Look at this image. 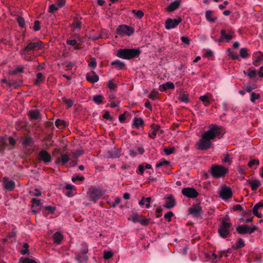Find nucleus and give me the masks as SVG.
<instances>
[{
    "label": "nucleus",
    "instance_id": "obj_1",
    "mask_svg": "<svg viewBox=\"0 0 263 263\" xmlns=\"http://www.w3.org/2000/svg\"><path fill=\"white\" fill-rule=\"evenodd\" d=\"M222 133V128L216 125H212L209 129L203 133L201 138L198 141L197 145L200 150H206L212 146L211 140L220 136Z\"/></svg>",
    "mask_w": 263,
    "mask_h": 263
},
{
    "label": "nucleus",
    "instance_id": "obj_2",
    "mask_svg": "<svg viewBox=\"0 0 263 263\" xmlns=\"http://www.w3.org/2000/svg\"><path fill=\"white\" fill-rule=\"evenodd\" d=\"M140 52L138 49H121L117 51L116 55L121 59L129 60L138 57Z\"/></svg>",
    "mask_w": 263,
    "mask_h": 263
},
{
    "label": "nucleus",
    "instance_id": "obj_3",
    "mask_svg": "<svg viewBox=\"0 0 263 263\" xmlns=\"http://www.w3.org/2000/svg\"><path fill=\"white\" fill-rule=\"evenodd\" d=\"M228 172V169L220 164H213L210 170V173L213 178H220L226 176Z\"/></svg>",
    "mask_w": 263,
    "mask_h": 263
},
{
    "label": "nucleus",
    "instance_id": "obj_4",
    "mask_svg": "<svg viewBox=\"0 0 263 263\" xmlns=\"http://www.w3.org/2000/svg\"><path fill=\"white\" fill-rule=\"evenodd\" d=\"M104 194L105 192L100 189L91 187L87 192V196L90 200L96 202Z\"/></svg>",
    "mask_w": 263,
    "mask_h": 263
},
{
    "label": "nucleus",
    "instance_id": "obj_5",
    "mask_svg": "<svg viewBox=\"0 0 263 263\" xmlns=\"http://www.w3.org/2000/svg\"><path fill=\"white\" fill-rule=\"evenodd\" d=\"M44 43L39 39H35L29 41L24 47L25 50L34 51L42 49L44 47Z\"/></svg>",
    "mask_w": 263,
    "mask_h": 263
},
{
    "label": "nucleus",
    "instance_id": "obj_6",
    "mask_svg": "<svg viewBox=\"0 0 263 263\" xmlns=\"http://www.w3.org/2000/svg\"><path fill=\"white\" fill-rule=\"evenodd\" d=\"M231 226V223L229 221L224 219L221 224L219 226L218 233L220 237L225 238L228 237L230 235V228Z\"/></svg>",
    "mask_w": 263,
    "mask_h": 263
},
{
    "label": "nucleus",
    "instance_id": "obj_7",
    "mask_svg": "<svg viewBox=\"0 0 263 263\" xmlns=\"http://www.w3.org/2000/svg\"><path fill=\"white\" fill-rule=\"evenodd\" d=\"M258 228L255 225H252V227L246 224H242L236 228L237 232L240 234H252L258 230Z\"/></svg>",
    "mask_w": 263,
    "mask_h": 263
},
{
    "label": "nucleus",
    "instance_id": "obj_8",
    "mask_svg": "<svg viewBox=\"0 0 263 263\" xmlns=\"http://www.w3.org/2000/svg\"><path fill=\"white\" fill-rule=\"evenodd\" d=\"M233 192L231 189L226 184L221 186V189L219 192V196L223 200H227L232 197Z\"/></svg>",
    "mask_w": 263,
    "mask_h": 263
},
{
    "label": "nucleus",
    "instance_id": "obj_9",
    "mask_svg": "<svg viewBox=\"0 0 263 263\" xmlns=\"http://www.w3.org/2000/svg\"><path fill=\"white\" fill-rule=\"evenodd\" d=\"M134 32V29L126 25H121L117 28V33L120 36H130Z\"/></svg>",
    "mask_w": 263,
    "mask_h": 263
},
{
    "label": "nucleus",
    "instance_id": "obj_10",
    "mask_svg": "<svg viewBox=\"0 0 263 263\" xmlns=\"http://www.w3.org/2000/svg\"><path fill=\"white\" fill-rule=\"evenodd\" d=\"M182 22L181 17H178L175 19L168 18L165 22V28L167 30H170L175 28Z\"/></svg>",
    "mask_w": 263,
    "mask_h": 263
},
{
    "label": "nucleus",
    "instance_id": "obj_11",
    "mask_svg": "<svg viewBox=\"0 0 263 263\" xmlns=\"http://www.w3.org/2000/svg\"><path fill=\"white\" fill-rule=\"evenodd\" d=\"M2 184L4 189L9 192L13 191L15 186L14 181L7 177H5L3 178Z\"/></svg>",
    "mask_w": 263,
    "mask_h": 263
},
{
    "label": "nucleus",
    "instance_id": "obj_12",
    "mask_svg": "<svg viewBox=\"0 0 263 263\" xmlns=\"http://www.w3.org/2000/svg\"><path fill=\"white\" fill-rule=\"evenodd\" d=\"M182 194L189 198H195L198 195V192L193 187H184L181 191Z\"/></svg>",
    "mask_w": 263,
    "mask_h": 263
},
{
    "label": "nucleus",
    "instance_id": "obj_13",
    "mask_svg": "<svg viewBox=\"0 0 263 263\" xmlns=\"http://www.w3.org/2000/svg\"><path fill=\"white\" fill-rule=\"evenodd\" d=\"M189 213L195 217H199L203 214L202 208L199 204L193 205L190 207L189 209Z\"/></svg>",
    "mask_w": 263,
    "mask_h": 263
},
{
    "label": "nucleus",
    "instance_id": "obj_14",
    "mask_svg": "<svg viewBox=\"0 0 263 263\" xmlns=\"http://www.w3.org/2000/svg\"><path fill=\"white\" fill-rule=\"evenodd\" d=\"M38 159L40 161H43L47 164L51 162L50 155L45 150H42L39 152Z\"/></svg>",
    "mask_w": 263,
    "mask_h": 263
},
{
    "label": "nucleus",
    "instance_id": "obj_15",
    "mask_svg": "<svg viewBox=\"0 0 263 263\" xmlns=\"http://www.w3.org/2000/svg\"><path fill=\"white\" fill-rule=\"evenodd\" d=\"M128 220H130L135 223L138 222L143 226L147 225L149 222L147 218L137 214H134L131 218H128Z\"/></svg>",
    "mask_w": 263,
    "mask_h": 263
},
{
    "label": "nucleus",
    "instance_id": "obj_16",
    "mask_svg": "<svg viewBox=\"0 0 263 263\" xmlns=\"http://www.w3.org/2000/svg\"><path fill=\"white\" fill-rule=\"evenodd\" d=\"M71 160H72V158L70 153L62 154L60 157L56 159L55 163L59 165H65L67 162Z\"/></svg>",
    "mask_w": 263,
    "mask_h": 263
},
{
    "label": "nucleus",
    "instance_id": "obj_17",
    "mask_svg": "<svg viewBox=\"0 0 263 263\" xmlns=\"http://www.w3.org/2000/svg\"><path fill=\"white\" fill-rule=\"evenodd\" d=\"M163 130L160 129L158 125H154L151 127L149 136L152 138L155 139L157 135L162 134Z\"/></svg>",
    "mask_w": 263,
    "mask_h": 263
},
{
    "label": "nucleus",
    "instance_id": "obj_18",
    "mask_svg": "<svg viewBox=\"0 0 263 263\" xmlns=\"http://www.w3.org/2000/svg\"><path fill=\"white\" fill-rule=\"evenodd\" d=\"M28 115L31 119L40 120L41 119V115L39 109L30 110L28 112Z\"/></svg>",
    "mask_w": 263,
    "mask_h": 263
},
{
    "label": "nucleus",
    "instance_id": "obj_19",
    "mask_svg": "<svg viewBox=\"0 0 263 263\" xmlns=\"http://www.w3.org/2000/svg\"><path fill=\"white\" fill-rule=\"evenodd\" d=\"M176 204V201L175 199L172 196H170L165 198V203L163 205L167 209H172L175 206Z\"/></svg>",
    "mask_w": 263,
    "mask_h": 263
},
{
    "label": "nucleus",
    "instance_id": "obj_20",
    "mask_svg": "<svg viewBox=\"0 0 263 263\" xmlns=\"http://www.w3.org/2000/svg\"><path fill=\"white\" fill-rule=\"evenodd\" d=\"M221 37L222 39H225L227 42L234 37V33L232 31H230L228 34L226 33V31L223 29L220 31Z\"/></svg>",
    "mask_w": 263,
    "mask_h": 263
},
{
    "label": "nucleus",
    "instance_id": "obj_21",
    "mask_svg": "<svg viewBox=\"0 0 263 263\" xmlns=\"http://www.w3.org/2000/svg\"><path fill=\"white\" fill-rule=\"evenodd\" d=\"M15 143V140L10 137L8 138H0V145H7L8 144L11 145H14Z\"/></svg>",
    "mask_w": 263,
    "mask_h": 263
},
{
    "label": "nucleus",
    "instance_id": "obj_22",
    "mask_svg": "<svg viewBox=\"0 0 263 263\" xmlns=\"http://www.w3.org/2000/svg\"><path fill=\"white\" fill-rule=\"evenodd\" d=\"M86 79L88 82H90L91 83H95L99 81V77L94 71H92L91 73H87Z\"/></svg>",
    "mask_w": 263,
    "mask_h": 263
},
{
    "label": "nucleus",
    "instance_id": "obj_23",
    "mask_svg": "<svg viewBox=\"0 0 263 263\" xmlns=\"http://www.w3.org/2000/svg\"><path fill=\"white\" fill-rule=\"evenodd\" d=\"M75 258L77 261L80 263H84L88 260V257L86 255L81 254L80 252H76Z\"/></svg>",
    "mask_w": 263,
    "mask_h": 263
},
{
    "label": "nucleus",
    "instance_id": "obj_24",
    "mask_svg": "<svg viewBox=\"0 0 263 263\" xmlns=\"http://www.w3.org/2000/svg\"><path fill=\"white\" fill-rule=\"evenodd\" d=\"M20 53L22 57V58L23 60L26 61H31L32 58L29 55V51L28 50H25V48L22 49L20 51Z\"/></svg>",
    "mask_w": 263,
    "mask_h": 263
},
{
    "label": "nucleus",
    "instance_id": "obj_25",
    "mask_svg": "<svg viewBox=\"0 0 263 263\" xmlns=\"http://www.w3.org/2000/svg\"><path fill=\"white\" fill-rule=\"evenodd\" d=\"M111 65L114 66L117 70H122L125 68V63L119 60L112 61Z\"/></svg>",
    "mask_w": 263,
    "mask_h": 263
},
{
    "label": "nucleus",
    "instance_id": "obj_26",
    "mask_svg": "<svg viewBox=\"0 0 263 263\" xmlns=\"http://www.w3.org/2000/svg\"><path fill=\"white\" fill-rule=\"evenodd\" d=\"M247 183L251 187V189L253 191H256L260 185V182L258 180H248Z\"/></svg>",
    "mask_w": 263,
    "mask_h": 263
},
{
    "label": "nucleus",
    "instance_id": "obj_27",
    "mask_svg": "<svg viewBox=\"0 0 263 263\" xmlns=\"http://www.w3.org/2000/svg\"><path fill=\"white\" fill-rule=\"evenodd\" d=\"M180 4V1H173L166 8V10L169 12L173 11L179 7Z\"/></svg>",
    "mask_w": 263,
    "mask_h": 263
},
{
    "label": "nucleus",
    "instance_id": "obj_28",
    "mask_svg": "<svg viewBox=\"0 0 263 263\" xmlns=\"http://www.w3.org/2000/svg\"><path fill=\"white\" fill-rule=\"evenodd\" d=\"M53 239L54 243L60 245L63 239V236L60 232H57L53 235Z\"/></svg>",
    "mask_w": 263,
    "mask_h": 263
},
{
    "label": "nucleus",
    "instance_id": "obj_29",
    "mask_svg": "<svg viewBox=\"0 0 263 263\" xmlns=\"http://www.w3.org/2000/svg\"><path fill=\"white\" fill-rule=\"evenodd\" d=\"M151 201V198L148 197L145 198L143 197L140 201L139 202V204L140 205H145V207L148 209L150 207V202Z\"/></svg>",
    "mask_w": 263,
    "mask_h": 263
},
{
    "label": "nucleus",
    "instance_id": "obj_30",
    "mask_svg": "<svg viewBox=\"0 0 263 263\" xmlns=\"http://www.w3.org/2000/svg\"><path fill=\"white\" fill-rule=\"evenodd\" d=\"M263 207V203L261 202H258L256 203L253 207L252 210V212L258 218H260L261 217V215L258 212V210L259 208Z\"/></svg>",
    "mask_w": 263,
    "mask_h": 263
},
{
    "label": "nucleus",
    "instance_id": "obj_31",
    "mask_svg": "<svg viewBox=\"0 0 263 263\" xmlns=\"http://www.w3.org/2000/svg\"><path fill=\"white\" fill-rule=\"evenodd\" d=\"M243 73L245 74V76H247L250 78H252L256 76L257 73V71L254 68L251 67L249 68L247 71H243Z\"/></svg>",
    "mask_w": 263,
    "mask_h": 263
},
{
    "label": "nucleus",
    "instance_id": "obj_32",
    "mask_svg": "<svg viewBox=\"0 0 263 263\" xmlns=\"http://www.w3.org/2000/svg\"><path fill=\"white\" fill-rule=\"evenodd\" d=\"M33 143V140L32 138L27 137L24 138L22 140V144L24 146H29L32 145Z\"/></svg>",
    "mask_w": 263,
    "mask_h": 263
},
{
    "label": "nucleus",
    "instance_id": "obj_33",
    "mask_svg": "<svg viewBox=\"0 0 263 263\" xmlns=\"http://www.w3.org/2000/svg\"><path fill=\"white\" fill-rule=\"evenodd\" d=\"M144 124L143 120L141 118H135L133 120V125L137 128Z\"/></svg>",
    "mask_w": 263,
    "mask_h": 263
},
{
    "label": "nucleus",
    "instance_id": "obj_34",
    "mask_svg": "<svg viewBox=\"0 0 263 263\" xmlns=\"http://www.w3.org/2000/svg\"><path fill=\"white\" fill-rule=\"evenodd\" d=\"M205 17L207 21L212 23H215L216 20V18L212 17V12L211 10H207L205 12Z\"/></svg>",
    "mask_w": 263,
    "mask_h": 263
},
{
    "label": "nucleus",
    "instance_id": "obj_35",
    "mask_svg": "<svg viewBox=\"0 0 263 263\" xmlns=\"http://www.w3.org/2000/svg\"><path fill=\"white\" fill-rule=\"evenodd\" d=\"M70 154L72 159L77 158L78 157L82 156L83 153L82 150H77L75 151H72Z\"/></svg>",
    "mask_w": 263,
    "mask_h": 263
},
{
    "label": "nucleus",
    "instance_id": "obj_36",
    "mask_svg": "<svg viewBox=\"0 0 263 263\" xmlns=\"http://www.w3.org/2000/svg\"><path fill=\"white\" fill-rule=\"evenodd\" d=\"M162 87L163 88V90H166L168 89H174L175 88V85L173 83L167 82L165 84H163L162 85Z\"/></svg>",
    "mask_w": 263,
    "mask_h": 263
},
{
    "label": "nucleus",
    "instance_id": "obj_37",
    "mask_svg": "<svg viewBox=\"0 0 263 263\" xmlns=\"http://www.w3.org/2000/svg\"><path fill=\"white\" fill-rule=\"evenodd\" d=\"M103 99V97L101 95H98L95 96L93 98V101L97 104H100L102 103V101Z\"/></svg>",
    "mask_w": 263,
    "mask_h": 263
},
{
    "label": "nucleus",
    "instance_id": "obj_38",
    "mask_svg": "<svg viewBox=\"0 0 263 263\" xmlns=\"http://www.w3.org/2000/svg\"><path fill=\"white\" fill-rule=\"evenodd\" d=\"M24 67L23 65H19L13 71L10 72V73L15 75L19 72H23L24 71Z\"/></svg>",
    "mask_w": 263,
    "mask_h": 263
},
{
    "label": "nucleus",
    "instance_id": "obj_39",
    "mask_svg": "<svg viewBox=\"0 0 263 263\" xmlns=\"http://www.w3.org/2000/svg\"><path fill=\"white\" fill-rule=\"evenodd\" d=\"M22 84L21 82H16V81H13L10 82H8V85L10 87L16 88L21 86Z\"/></svg>",
    "mask_w": 263,
    "mask_h": 263
},
{
    "label": "nucleus",
    "instance_id": "obj_40",
    "mask_svg": "<svg viewBox=\"0 0 263 263\" xmlns=\"http://www.w3.org/2000/svg\"><path fill=\"white\" fill-rule=\"evenodd\" d=\"M222 162L225 163H228V164L230 165L232 163V160L230 158V156L227 154L223 156Z\"/></svg>",
    "mask_w": 263,
    "mask_h": 263
},
{
    "label": "nucleus",
    "instance_id": "obj_41",
    "mask_svg": "<svg viewBox=\"0 0 263 263\" xmlns=\"http://www.w3.org/2000/svg\"><path fill=\"white\" fill-rule=\"evenodd\" d=\"M260 97V96L259 93H256L254 92H252L251 93V97H250V101L254 103L255 101L258 99H259Z\"/></svg>",
    "mask_w": 263,
    "mask_h": 263
},
{
    "label": "nucleus",
    "instance_id": "obj_42",
    "mask_svg": "<svg viewBox=\"0 0 263 263\" xmlns=\"http://www.w3.org/2000/svg\"><path fill=\"white\" fill-rule=\"evenodd\" d=\"M245 246V242L241 238H239L236 242L234 247L236 249H239Z\"/></svg>",
    "mask_w": 263,
    "mask_h": 263
},
{
    "label": "nucleus",
    "instance_id": "obj_43",
    "mask_svg": "<svg viewBox=\"0 0 263 263\" xmlns=\"http://www.w3.org/2000/svg\"><path fill=\"white\" fill-rule=\"evenodd\" d=\"M16 21L21 28H24L25 27V21L23 17L18 16L16 18Z\"/></svg>",
    "mask_w": 263,
    "mask_h": 263
},
{
    "label": "nucleus",
    "instance_id": "obj_44",
    "mask_svg": "<svg viewBox=\"0 0 263 263\" xmlns=\"http://www.w3.org/2000/svg\"><path fill=\"white\" fill-rule=\"evenodd\" d=\"M82 248L78 250L77 252H80L81 254L86 255L88 252V248L86 244L82 243L81 245Z\"/></svg>",
    "mask_w": 263,
    "mask_h": 263
},
{
    "label": "nucleus",
    "instance_id": "obj_45",
    "mask_svg": "<svg viewBox=\"0 0 263 263\" xmlns=\"http://www.w3.org/2000/svg\"><path fill=\"white\" fill-rule=\"evenodd\" d=\"M43 81V74L41 72H39L36 74V80L35 82V85H39L41 82Z\"/></svg>",
    "mask_w": 263,
    "mask_h": 263
},
{
    "label": "nucleus",
    "instance_id": "obj_46",
    "mask_svg": "<svg viewBox=\"0 0 263 263\" xmlns=\"http://www.w3.org/2000/svg\"><path fill=\"white\" fill-rule=\"evenodd\" d=\"M200 100L203 102L205 106H208L210 104L209 98L205 95L200 96Z\"/></svg>",
    "mask_w": 263,
    "mask_h": 263
},
{
    "label": "nucleus",
    "instance_id": "obj_47",
    "mask_svg": "<svg viewBox=\"0 0 263 263\" xmlns=\"http://www.w3.org/2000/svg\"><path fill=\"white\" fill-rule=\"evenodd\" d=\"M132 13L135 14V16L138 18H141L143 15L144 13L141 10L136 11L135 10H132Z\"/></svg>",
    "mask_w": 263,
    "mask_h": 263
},
{
    "label": "nucleus",
    "instance_id": "obj_48",
    "mask_svg": "<svg viewBox=\"0 0 263 263\" xmlns=\"http://www.w3.org/2000/svg\"><path fill=\"white\" fill-rule=\"evenodd\" d=\"M30 194L32 196L39 197L41 195L42 192L39 189H35L33 191H30Z\"/></svg>",
    "mask_w": 263,
    "mask_h": 263
},
{
    "label": "nucleus",
    "instance_id": "obj_49",
    "mask_svg": "<svg viewBox=\"0 0 263 263\" xmlns=\"http://www.w3.org/2000/svg\"><path fill=\"white\" fill-rule=\"evenodd\" d=\"M240 56L242 58H246L248 57V51L246 48H242L240 49Z\"/></svg>",
    "mask_w": 263,
    "mask_h": 263
},
{
    "label": "nucleus",
    "instance_id": "obj_50",
    "mask_svg": "<svg viewBox=\"0 0 263 263\" xmlns=\"http://www.w3.org/2000/svg\"><path fill=\"white\" fill-rule=\"evenodd\" d=\"M158 94V91L156 90H152L150 93L148 95V97L149 98L155 100L157 99V96Z\"/></svg>",
    "mask_w": 263,
    "mask_h": 263
},
{
    "label": "nucleus",
    "instance_id": "obj_51",
    "mask_svg": "<svg viewBox=\"0 0 263 263\" xmlns=\"http://www.w3.org/2000/svg\"><path fill=\"white\" fill-rule=\"evenodd\" d=\"M113 256V253L111 251H104V258L105 259H108L111 258Z\"/></svg>",
    "mask_w": 263,
    "mask_h": 263
},
{
    "label": "nucleus",
    "instance_id": "obj_52",
    "mask_svg": "<svg viewBox=\"0 0 263 263\" xmlns=\"http://www.w3.org/2000/svg\"><path fill=\"white\" fill-rule=\"evenodd\" d=\"M168 164H169V162L166 160H161L156 163V167L158 168L163 165H167Z\"/></svg>",
    "mask_w": 263,
    "mask_h": 263
},
{
    "label": "nucleus",
    "instance_id": "obj_53",
    "mask_svg": "<svg viewBox=\"0 0 263 263\" xmlns=\"http://www.w3.org/2000/svg\"><path fill=\"white\" fill-rule=\"evenodd\" d=\"M259 164V161L257 159H253L248 163V166L252 167L254 165H258Z\"/></svg>",
    "mask_w": 263,
    "mask_h": 263
},
{
    "label": "nucleus",
    "instance_id": "obj_54",
    "mask_svg": "<svg viewBox=\"0 0 263 263\" xmlns=\"http://www.w3.org/2000/svg\"><path fill=\"white\" fill-rule=\"evenodd\" d=\"M55 125L57 127H59L60 126H66V123L64 120L57 119L55 122Z\"/></svg>",
    "mask_w": 263,
    "mask_h": 263
},
{
    "label": "nucleus",
    "instance_id": "obj_55",
    "mask_svg": "<svg viewBox=\"0 0 263 263\" xmlns=\"http://www.w3.org/2000/svg\"><path fill=\"white\" fill-rule=\"evenodd\" d=\"M179 100L181 102L187 103L189 102L188 97L185 95H181L179 97Z\"/></svg>",
    "mask_w": 263,
    "mask_h": 263
},
{
    "label": "nucleus",
    "instance_id": "obj_56",
    "mask_svg": "<svg viewBox=\"0 0 263 263\" xmlns=\"http://www.w3.org/2000/svg\"><path fill=\"white\" fill-rule=\"evenodd\" d=\"M72 27L74 29H80L81 28V23L80 21H76L72 24Z\"/></svg>",
    "mask_w": 263,
    "mask_h": 263
},
{
    "label": "nucleus",
    "instance_id": "obj_57",
    "mask_svg": "<svg viewBox=\"0 0 263 263\" xmlns=\"http://www.w3.org/2000/svg\"><path fill=\"white\" fill-rule=\"evenodd\" d=\"M59 8L57 4H52L50 6L49 8V12H54L56 10H57Z\"/></svg>",
    "mask_w": 263,
    "mask_h": 263
},
{
    "label": "nucleus",
    "instance_id": "obj_58",
    "mask_svg": "<svg viewBox=\"0 0 263 263\" xmlns=\"http://www.w3.org/2000/svg\"><path fill=\"white\" fill-rule=\"evenodd\" d=\"M262 60V57L258 56L255 60H254L253 62L254 65L256 66H258L260 65V62Z\"/></svg>",
    "mask_w": 263,
    "mask_h": 263
},
{
    "label": "nucleus",
    "instance_id": "obj_59",
    "mask_svg": "<svg viewBox=\"0 0 263 263\" xmlns=\"http://www.w3.org/2000/svg\"><path fill=\"white\" fill-rule=\"evenodd\" d=\"M173 216V212H168L164 215V217L165 219H167L168 221H170L171 220V218Z\"/></svg>",
    "mask_w": 263,
    "mask_h": 263
},
{
    "label": "nucleus",
    "instance_id": "obj_60",
    "mask_svg": "<svg viewBox=\"0 0 263 263\" xmlns=\"http://www.w3.org/2000/svg\"><path fill=\"white\" fill-rule=\"evenodd\" d=\"M108 87L110 89H115V88H117V85L114 84L112 82V80H110L108 82Z\"/></svg>",
    "mask_w": 263,
    "mask_h": 263
},
{
    "label": "nucleus",
    "instance_id": "obj_61",
    "mask_svg": "<svg viewBox=\"0 0 263 263\" xmlns=\"http://www.w3.org/2000/svg\"><path fill=\"white\" fill-rule=\"evenodd\" d=\"M228 51L229 53V55L231 56L233 60L237 59L238 58V55L234 53L230 49H228Z\"/></svg>",
    "mask_w": 263,
    "mask_h": 263
},
{
    "label": "nucleus",
    "instance_id": "obj_62",
    "mask_svg": "<svg viewBox=\"0 0 263 263\" xmlns=\"http://www.w3.org/2000/svg\"><path fill=\"white\" fill-rule=\"evenodd\" d=\"M180 39L183 43L186 44V45H189L190 44L191 40L187 36H183L181 37Z\"/></svg>",
    "mask_w": 263,
    "mask_h": 263
},
{
    "label": "nucleus",
    "instance_id": "obj_63",
    "mask_svg": "<svg viewBox=\"0 0 263 263\" xmlns=\"http://www.w3.org/2000/svg\"><path fill=\"white\" fill-rule=\"evenodd\" d=\"M41 200L37 199L35 198H33L31 200L32 206L36 205V206H40L41 205Z\"/></svg>",
    "mask_w": 263,
    "mask_h": 263
},
{
    "label": "nucleus",
    "instance_id": "obj_64",
    "mask_svg": "<svg viewBox=\"0 0 263 263\" xmlns=\"http://www.w3.org/2000/svg\"><path fill=\"white\" fill-rule=\"evenodd\" d=\"M22 263H37L34 260L26 257L24 258L22 261Z\"/></svg>",
    "mask_w": 263,
    "mask_h": 263
}]
</instances>
